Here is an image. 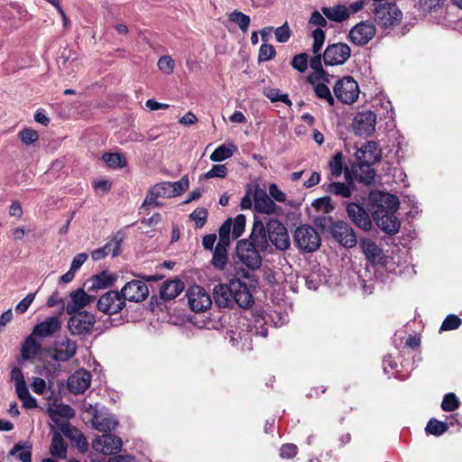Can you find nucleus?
Returning <instances> with one entry per match:
<instances>
[{
    "instance_id": "f257e3e1",
    "label": "nucleus",
    "mask_w": 462,
    "mask_h": 462,
    "mask_svg": "<svg viewBox=\"0 0 462 462\" xmlns=\"http://www.w3.org/2000/svg\"><path fill=\"white\" fill-rule=\"evenodd\" d=\"M213 294L216 304L220 308H233L235 305L248 308L253 303L247 285L239 279H232L228 284L216 285Z\"/></svg>"
},
{
    "instance_id": "f03ea898",
    "label": "nucleus",
    "mask_w": 462,
    "mask_h": 462,
    "mask_svg": "<svg viewBox=\"0 0 462 462\" xmlns=\"http://www.w3.org/2000/svg\"><path fill=\"white\" fill-rule=\"evenodd\" d=\"M189 188V180L182 177L178 181H162L152 186L147 192L142 208L161 207L162 204L157 200L159 198L170 199L180 195Z\"/></svg>"
},
{
    "instance_id": "7ed1b4c3",
    "label": "nucleus",
    "mask_w": 462,
    "mask_h": 462,
    "mask_svg": "<svg viewBox=\"0 0 462 462\" xmlns=\"http://www.w3.org/2000/svg\"><path fill=\"white\" fill-rule=\"evenodd\" d=\"M374 22L385 33H390L402 19V12L394 3L373 4Z\"/></svg>"
},
{
    "instance_id": "20e7f679",
    "label": "nucleus",
    "mask_w": 462,
    "mask_h": 462,
    "mask_svg": "<svg viewBox=\"0 0 462 462\" xmlns=\"http://www.w3.org/2000/svg\"><path fill=\"white\" fill-rule=\"evenodd\" d=\"M319 225L323 229H327L331 236L344 247L352 248L357 243L356 232L346 221H333L331 217H323Z\"/></svg>"
},
{
    "instance_id": "39448f33",
    "label": "nucleus",
    "mask_w": 462,
    "mask_h": 462,
    "mask_svg": "<svg viewBox=\"0 0 462 462\" xmlns=\"http://www.w3.org/2000/svg\"><path fill=\"white\" fill-rule=\"evenodd\" d=\"M295 245L303 252L311 253L317 251L321 244V239L317 230L309 226L301 225L294 232Z\"/></svg>"
},
{
    "instance_id": "423d86ee",
    "label": "nucleus",
    "mask_w": 462,
    "mask_h": 462,
    "mask_svg": "<svg viewBox=\"0 0 462 462\" xmlns=\"http://www.w3.org/2000/svg\"><path fill=\"white\" fill-rule=\"evenodd\" d=\"M47 413L62 433L69 431L76 433V428L68 422V420L75 415L74 410L69 405L63 403L49 404Z\"/></svg>"
},
{
    "instance_id": "0eeeda50",
    "label": "nucleus",
    "mask_w": 462,
    "mask_h": 462,
    "mask_svg": "<svg viewBox=\"0 0 462 462\" xmlns=\"http://www.w3.org/2000/svg\"><path fill=\"white\" fill-rule=\"evenodd\" d=\"M269 245L272 244L277 250L286 251L291 246V240L284 225L272 218L266 223Z\"/></svg>"
},
{
    "instance_id": "6e6552de",
    "label": "nucleus",
    "mask_w": 462,
    "mask_h": 462,
    "mask_svg": "<svg viewBox=\"0 0 462 462\" xmlns=\"http://www.w3.org/2000/svg\"><path fill=\"white\" fill-rule=\"evenodd\" d=\"M86 411L89 412L92 416V427L100 432H104V434L116 430L118 426V421L115 415L105 409L98 410L97 405L88 404Z\"/></svg>"
},
{
    "instance_id": "1a4fd4ad",
    "label": "nucleus",
    "mask_w": 462,
    "mask_h": 462,
    "mask_svg": "<svg viewBox=\"0 0 462 462\" xmlns=\"http://www.w3.org/2000/svg\"><path fill=\"white\" fill-rule=\"evenodd\" d=\"M336 97L344 104H353L359 97L360 89L357 82L352 77L338 79L334 86Z\"/></svg>"
},
{
    "instance_id": "9d476101",
    "label": "nucleus",
    "mask_w": 462,
    "mask_h": 462,
    "mask_svg": "<svg viewBox=\"0 0 462 462\" xmlns=\"http://www.w3.org/2000/svg\"><path fill=\"white\" fill-rule=\"evenodd\" d=\"M237 256L243 263L250 269H257L262 264V256L259 248L249 243L248 240H240L236 245Z\"/></svg>"
},
{
    "instance_id": "9b49d317",
    "label": "nucleus",
    "mask_w": 462,
    "mask_h": 462,
    "mask_svg": "<svg viewBox=\"0 0 462 462\" xmlns=\"http://www.w3.org/2000/svg\"><path fill=\"white\" fill-rule=\"evenodd\" d=\"M351 56L350 47L344 42L329 44L324 53L323 60L326 65H343Z\"/></svg>"
},
{
    "instance_id": "f8f14e48",
    "label": "nucleus",
    "mask_w": 462,
    "mask_h": 462,
    "mask_svg": "<svg viewBox=\"0 0 462 462\" xmlns=\"http://www.w3.org/2000/svg\"><path fill=\"white\" fill-rule=\"evenodd\" d=\"M254 210L269 216L279 217L282 215V207L275 204V202L267 195L266 191L256 188L254 195Z\"/></svg>"
},
{
    "instance_id": "ddd939ff",
    "label": "nucleus",
    "mask_w": 462,
    "mask_h": 462,
    "mask_svg": "<svg viewBox=\"0 0 462 462\" xmlns=\"http://www.w3.org/2000/svg\"><path fill=\"white\" fill-rule=\"evenodd\" d=\"M97 306L101 312L113 315L120 312L125 307V301L119 291H109L99 298Z\"/></svg>"
},
{
    "instance_id": "4468645a",
    "label": "nucleus",
    "mask_w": 462,
    "mask_h": 462,
    "mask_svg": "<svg viewBox=\"0 0 462 462\" xmlns=\"http://www.w3.org/2000/svg\"><path fill=\"white\" fill-rule=\"evenodd\" d=\"M95 324V317L88 311H81L72 316L68 321V328L72 335L89 334Z\"/></svg>"
},
{
    "instance_id": "2eb2a0df",
    "label": "nucleus",
    "mask_w": 462,
    "mask_h": 462,
    "mask_svg": "<svg viewBox=\"0 0 462 462\" xmlns=\"http://www.w3.org/2000/svg\"><path fill=\"white\" fill-rule=\"evenodd\" d=\"M77 349L78 345L74 340L69 337H62L53 342L50 352L54 360L66 362L76 355Z\"/></svg>"
},
{
    "instance_id": "dca6fc26",
    "label": "nucleus",
    "mask_w": 462,
    "mask_h": 462,
    "mask_svg": "<svg viewBox=\"0 0 462 462\" xmlns=\"http://www.w3.org/2000/svg\"><path fill=\"white\" fill-rule=\"evenodd\" d=\"M375 32L376 28L374 23L363 21L350 30L349 39L354 44L363 46L374 38Z\"/></svg>"
},
{
    "instance_id": "f3484780",
    "label": "nucleus",
    "mask_w": 462,
    "mask_h": 462,
    "mask_svg": "<svg viewBox=\"0 0 462 462\" xmlns=\"http://www.w3.org/2000/svg\"><path fill=\"white\" fill-rule=\"evenodd\" d=\"M122 439L112 434L97 436L92 443L93 448L104 455H115L121 451Z\"/></svg>"
},
{
    "instance_id": "a211bd4d",
    "label": "nucleus",
    "mask_w": 462,
    "mask_h": 462,
    "mask_svg": "<svg viewBox=\"0 0 462 462\" xmlns=\"http://www.w3.org/2000/svg\"><path fill=\"white\" fill-rule=\"evenodd\" d=\"M187 297L190 309L195 312L205 311L212 304L209 294L199 285L191 286L187 291Z\"/></svg>"
},
{
    "instance_id": "6ab92c4d",
    "label": "nucleus",
    "mask_w": 462,
    "mask_h": 462,
    "mask_svg": "<svg viewBox=\"0 0 462 462\" xmlns=\"http://www.w3.org/2000/svg\"><path fill=\"white\" fill-rule=\"evenodd\" d=\"M376 115L370 111H362L353 120V129L358 135L368 136L375 131Z\"/></svg>"
},
{
    "instance_id": "aec40b11",
    "label": "nucleus",
    "mask_w": 462,
    "mask_h": 462,
    "mask_svg": "<svg viewBox=\"0 0 462 462\" xmlns=\"http://www.w3.org/2000/svg\"><path fill=\"white\" fill-rule=\"evenodd\" d=\"M121 295L125 301L140 302L144 300L149 293L146 283L140 280H133L127 282L121 290Z\"/></svg>"
},
{
    "instance_id": "412c9836",
    "label": "nucleus",
    "mask_w": 462,
    "mask_h": 462,
    "mask_svg": "<svg viewBox=\"0 0 462 462\" xmlns=\"http://www.w3.org/2000/svg\"><path fill=\"white\" fill-rule=\"evenodd\" d=\"M396 211L374 210V220L376 225L387 234H395L399 231L400 222L394 215Z\"/></svg>"
},
{
    "instance_id": "4be33fe9",
    "label": "nucleus",
    "mask_w": 462,
    "mask_h": 462,
    "mask_svg": "<svg viewBox=\"0 0 462 462\" xmlns=\"http://www.w3.org/2000/svg\"><path fill=\"white\" fill-rule=\"evenodd\" d=\"M61 319L58 316H51L36 324L32 333L37 337H51L61 328Z\"/></svg>"
},
{
    "instance_id": "5701e85b",
    "label": "nucleus",
    "mask_w": 462,
    "mask_h": 462,
    "mask_svg": "<svg viewBox=\"0 0 462 462\" xmlns=\"http://www.w3.org/2000/svg\"><path fill=\"white\" fill-rule=\"evenodd\" d=\"M346 213L349 218L359 228L368 231L372 228V220L369 214L358 204L350 202L346 205Z\"/></svg>"
},
{
    "instance_id": "b1692460",
    "label": "nucleus",
    "mask_w": 462,
    "mask_h": 462,
    "mask_svg": "<svg viewBox=\"0 0 462 462\" xmlns=\"http://www.w3.org/2000/svg\"><path fill=\"white\" fill-rule=\"evenodd\" d=\"M382 151L379 144L374 141H368L356 152V162H362L373 165L381 159Z\"/></svg>"
},
{
    "instance_id": "393cba45",
    "label": "nucleus",
    "mask_w": 462,
    "mask_h": 462,
    "mask_svg": "<svg viewBox=\"0 0 462 462\" xmlns=\"http://www.w3.org/2000/svg\"><path fill=\"white\" fill-rule=\"evenodd\" d=\"M250 244L259 248L261 251H267L269 246V238L266 226L261 220H254L249 238Z\"/></svg>"
},
{
    "instance_id": "a878e982",
    "label": "nucleus",
    "mask_w": 462,
    "mask_h": 462,
    "mask_svg": "<svg viewBox=\"0 0 462 462\" xmlns=\"http://www.w3.org/2000/svg\"><path fill=\"white\" fill-rule=\"evenodd\" d=\"M91 383V374L88 371L80 369L72 374L68 379V389L78 394L84 393Z\"/></svg>"
},
{
    "instance_id": "bb28decb",
    "label": "nucleus",
    "mask_w": 462,
    "mask_h": 462,
    "mask_svg": "<svg viewBox=\"0 0 462 462\" xmlns=\"http://www.w3.org/2000/svg\"><path fill=\"white\" fill-rule=\"evenodd\" d=\"M69 298L70 302L66 307L68 314H75L95 300L94 296L88 294L83 289L71 291Z\"/></svg>"
},
{
    "instance_id": "cd10ccee",
    "label": "nucleus",
    "mask_w": 462,
    "mask_h": 462,
    "mask_svg": "<svg viewBox=\"0 0 462 462\" xmlns=\"http://www.w3.org/2000/svg\"><path fill=\"white\" fill-rule=\"evenodd\" d=\"M371 199L376 207L375 210L397 211L399 208V199L387 192L372 193Z\"/></svg>"
},
{
    "instance_id": "c85d7f7f",
    "label": "nucleus",
    "mask_w": 462,
    "mask_h": 462,
    "mask_svg": "<svg viewBox=\"0 0 462 462\" xmlns=\"http://www.w3.org/2000/svg\"><path fill=\"white\" fill-rule=\"evenodd\" d=\"M121 243V238L117 236L113 237L104 246L91 252L92 259L94 261H100L109 254L114 257L117 256L120 254Z\"/></svg>"
},
{
    "instance_id": "c756f323",
    "label": "nucleus",
    "mask_w": 462,
    "mask_h": 462,
    "mask_svg": "<svg viewBox=\"0 0 462 462\" xmlns=\"http://www.w3.org/2000/svg\"><path fill=\"white\" fill-rule=\"evenodd\" d=\"M351 173L356 180L366 184L371 183L375 176V171L372 168V165L363 163L362 162H356V163L352 166Z\"/></svg>"
},
{
    "instance_id": "7c9ffc66",
    "label": "nucleus",
    "mask_w": 462,
    "mask_h": 462,
    "mask_svg": "<svg viewBox=\"0 0 462 462\" xmlns=\"http://www.w3.org/2000/svg\"><path fill=\"white\" fill-rule=\"evenodd\" d=\"M360 245L366 259L373 264L379 263L382 259V250L369 238L361 239Z\"/></svg>"
},
{
    "instance_id": "2f4dec72",
    "label": "nucleus",
    "mask_w": 462,
    "mask_h": 462,
    "mask_svg": "<svg viewBox=\"0 0 462 462\" xmlns=\"http://www.w3.org/2000/svg\"><path fill=\"white\" fill-rule=\"evenodd\" d=\"M10 459H19L21 462H32V445L27 442L17 443L8 453Z\"/></svg>"
},
{
    "instance_id": "473e14b6",
    "label": "nucleus",
    "mask_w": 462,
    "mask_h": 462,
    "mask_svg": "<svg viewBox=\"0 0 462 462\" xmlns=\"http://www.w3.org/2000/svg\"><path fill=\"white\" fill-rule=\"evenodd\" d=\"M183 282L179 280H171L163 282L161 290V298L167 300L176 298L182 291Z\"/></svg>"
},
{
    "instance_id": "72a5a7b5",
    "label": "nucleus",
    "mask_w": 462,
    "mask_h": 462,
    "mask_svg": "<svg viewBox=\"0 0 462 462\" xmlns=\"http://www.w3.org/2000/svg\"><path fill=\"white\" fill-rule=\"evenodd\" d=\"M50 453L55 459H64L67 454V444L58 431H53Z\"/></svg>"
},
{
    "instance_id": "f704fd0d",
    "label": "nucleus",
    "mask_w": 462,
    "mask_h": 462,
    "mask_svg": "<svg viewBox=\"0 0 462 462\" xmlns=\"http://www.w3.org/2000/svg\"><path fill=\"white\" fill-rule=\"evenodd\" d=\"M322 14L330 21L342 23L346 20L350 13L345 5H337L332 7H322Z\"/></svg>"
},
{
    "instance_id": "c9c22d12",
    "label": "nucleus",
    "mask_w": 462,
    "mask_h": 462,
    "mask_svg": "<svg viewBox=\"0 0 462 462\" xmlns=\"http://www.w3.org/2000/svg\"><path fill=\"white\" fill-rule=\"evenodd\" d=\"M35 337H37L32 333L25 338L22 346V356L23 359H32L39 354L42 346Z\"/></svg>"
},
{
    "instance_id": "e433bc0d",
    "label": "nucleus",
    "mask_w": 462,
    "mask_h": 462,
    "mask_svg": "<svg viewBox=\"0 0 462 462\" xmlns=\"http://www.w3.org/2000/svg\"><path fill=\"white\" fill-rule=\"evenodd\" d=\"M308 81L313 85L315 95L318 98L326 101L330 106L335 104V99L329 88L323 82L315 83L312 76L308 78Z\"/></svg>"
},
{
    "instance_id": "4c0bfd02",
    "label": "nucleus",
    "mask_w": 462,
    "mask_h": 462,
    "mask_svg": "<svg viewBox=\"0 0 462 462\" xmlns=\"http://www.w3.org/2000/svg\"><path fill=\"white\" fill-rule=\"evenodd\" d=\"M236 150L237 147L234 143H224L216 148L209 158L212 162H222L232 157Z\"/></svg>"
},
{
    "instance_id": "58836bf2",
    "label": "nucleus",
    "mask_w": 462,
    "mask_h": 462,
    "mask_svg": "<svg viewBox=\"0 0 462 462\" xmlns=\"http://www.w3.org/2000/svg\"><path fill=\"white\" fill-rule=\"evenodd\" d=\"M229 245H217L215 247L213 252V257L211 260V263L213 266L219 270L223 271L227 264V247Z\"/></svg>"
},
{
    "instance_id": "ea45409f",
    "label": "nucleus",
    "mask_w": 462,
    "mask_h": 462,
    "mask_svg": "<svg viewBox=\"0 0 462 462\" xmlns=\"http://www.w3.org/2000/svg\"><path fill=\"white\" fill-rule=\"evenodd\" d=\"M327 192L341 198H350L353 187L349 183L331 182L327 187Z\"/></svg>"
},
{
    "instance_id": "a19ab883",
    "label": "nucleus",
    "mask_w": 462,
    "mask_h": 462,
    "mask_svg": "<svg viewBox=\"0 0 462 462\" xmlns=\"http://www.w3.org/2000/svg\"><path fill=\"white\" fill-rule=\"evenodd\" d=\"M228 19L237 24L243 32H246L248 31L251 21L248 15L240 11L235 10L228 14Z\"/></svg>"
},
{
    "instance_id": "79ce46f5",
    "label": "nucleus",
    "mask_w": 462,
    "mask_h": 462,
    "mask_svg": "<svg viewBox=\"0 0 462 462\" xmlns=\"http://www.w3.org/2000/svg\"><path fill=\"white\" fill-rule=\"evenodd\" d=\"M114 282L112 276L106 272L96 274L91 279V286L88 290L102 289L111 285Z\"/></svg>"
},
{
    "instance_id": "37998d69",
    "label": "nucleus",
    "mask_w": 462,
    "mask_h": 462,
    "mask_svg": "<svg viewBox=\"0 0 462 462\" xmlns=\"http://www.w3.org/2000/svg\"><path fill=\"white\" fill-rule=\"evenodd\" d=\"M448 430V423L438 420L436 419H430L425 428L427 433L434 436H440L444 434Z\"/></svg>"
},
{
    "instance_id": "c03bdc74",
    "label": "nucleus",
    "mask_w": 462,
    "mask_h": 462,
    "mask_svg": "<svg viewBox=\"0 0 462 462\" xmlns=\"http://www.w3.org/2000/svg\"><path fill=\"white\" fill-rule=\"evenodd\" d=\"M102 159L109 167L114 169L123 168L126 164L125 157L120 153L106 152Z\"/></svg>"
},
{
    "instance_id": "a18cd8bd",
    "label": "nucleus",
    "mask_w": 462,
    "mask_h": 462,
    "mask_svg": "<svg viewBox=\"0 0 462 462\" xmlns=\"http://www.w3.org/2000/svg\"><path fill=\"white\" fill-rule=\"evenodd\" d=\"M16 394L23 405L26 409H33L37 407V401L29 392L28 387H24L16 391Z\"/></svg>"
},
{
    "instance_id": "49530a36",
    "label": "nucleus",
    "mask_w": 462,
    "mask_h": 462,
    "mask_svg": "<svg viewBox=\"0 0 462 462\" xmlns=\"http://www.w3.org/2000/svg\"><path fill=\"white\" fill-rule=\"evenodd\" d=\"M330 174L334 178H337L343 171V155L341 152H337L329 161Z\"/></svg>"
},
{
    "instance_id": "de8ad7c7",
    "label": "nucleus",
    "mask_w": 462,
    "mask_h": 462,
    "mask_svg": "<svg viewBox=\"0 0 462 462\" xmlns=\"http://www.w3.org/2000/svg\"><path fill=\"white\" fill-rule=\"evenodd\" d=\"M460 402L453 393H448L444 395L441 402V409L445 411H454L458 409Z\"/></svg>"
},
{
    "instance_id": "09e8293b",
    "label": "nucleus",
    "mask_w": 462,
    "mask_h": 462,
    "mask_svg": "<svg viewBox=\"0 0 462 462\" xmlns=\"http://www.w3.org/2000/svg\"><path fill=\"white\" fill-rule=\"evenodd\" d=\"M246 218L243 214L237 215L232 221V236L233 238H238L242 236L245 228Z\"/></svg>"
},
{
    "instance_id": "8fccbe9b",
    "label": "nucleus",
    "mask_w": 462,
    "mask_h": 462,
    "mask_svg": "<svg viewBox=\"0 0 462 462\" xmlns=\"http://www.w3.org/2000/svg\"><path fill=\"white\" fill-rule=\"evenodd\" d=\"M232 220L227 219L219 228V239L217 245H230V232L232 229Z\"/></svg>"
},
{
    "instance_id": "3c124183",
    "label": "nucleus",
    "mask_w": 462,
    "mask_h": 462,
    "mask_svg": "<svg viewBox=\"0 0 462 462\" xmlns=\"http://www.w3.org/2000/svg\"><path fill=\"white\" fill-rule=\"evenodd\" d=\"M189 217L194 221L197 228H201L207 222L208 210L204 208H198L189 215Z\"/></svg>"
},
{
    "instance_id": "603ef678",
    "label": "nucleus",
    "mask_w": 462,
    "mask_h": 462,
    "mask_svg": "<svg viewBox=\"0 0 462 462\" xmlns=\"http://www.w3.org/2000/svg\"><path fill=\"white\" fill-rule=\"evenodd\" d=\"M312 207L323 214L330 213L334 209V206L331 204V199L328 197L315 199L312 202Z\"/></svg>"
},
{
    "instance_id": "864d4df0",
    "label": "nucleus",
    "mask_w": 462,
    "mask_h": 462,
    "mask_svg": "<svg viewBox=\"0 0 462 462\" xmlns=\"http://www.w3.org/2000/svg\"><path fill=\"white\" fill-rule=\"evenodd\" d=\"M313 44L312 52L319 54L325 41V32L321 29H315L312 32Z\"/></svg>"
},
{
    "instance_id": "5fc2aeb1",
    "label": "nucleus",
    "mask_w": 462,
    "mask_h": 462,
    "mask_svg": "<svg viewBox=\"0 0 462 462\" xmlns=\"http://www.w3.org/2000/svg\"><path fill=\"white\" fill-rule=\"evenodd\" d=\"M157 65L159 69L166 75L171 74L175 68V62L171 56L161 57Z\"/></svg>"
},
{
    "instance_id": "6e6d98bb",
    "label": "nucleus",
    "mask_w": 462,
    "mask_h": 462,
    "mask_svg": "<svg viewBox=\"0 0 462 462\" xmlns=\"http://www.w3.org/2000/svg\"><path fill=\"white\" fill-rule=\"evenodd\" d=\"M275 54V49L272 44L263 43L259 50L258 60L260 62L270 60L274 58Z\"/></svg>"
},
{
    "instance_id": "4d7b16f0",
    "label": "nucleus",
    "mask_w": 462,
    "mask_h": 462,
    "mask_svg": "<svg viewBox=\"0 0 462 462\" xmlns=\"http://www.w3.org/2000/svg\"><path fill=\"white\" fill-rule=\"evenodd\" d=\"M66 437L73 439L76 442L77 447L82 451H86L88 447V443L86 438L76 429V433L74 432H65L63 433Z\"/></svg>"
},
{
    "instance_id": "13d9d810",
    "label": "nucleus",
    "mask_w": 462,
    "mask_h": 462,
    "mask_svg": "<svg viewBox=\"0 0 462 462\" xmlns=\"http://www.w3.org/2000/svg\"><path fill=\"white\" fill-rule=\"evenodd\" d=\"M291 64L292 68L298 70L299 72H305L308 68V55L306 53L295 55Z\"/></svg>"
},
{
    "instance_id": "bf43d9fd",
    "label": "nucleus",
    "mask_w": 462,
    "mask_h": 462,
    "mask_svg": "<svg viewBox=\"0 0 462 462\" xmlns=\"http://www.w3.org/2000/svg\"><path fill=\"white\" fill-rule=\"evenodd\" d=\"M227 168L225 164H216L204 174V179L225 178L227 175Z\"/></svg>"
},
{
    "instance_id": "052dcab7",
    "label": "nucleus",
    "mask_w": 462,
    "mask_h": 462,
    "mask_svg": "<svg viewBox=\"0 0 462 462\" xmlns=\"http://www.w3.org/2000/svg\"><path fill=\"white\" fill-rule=\"evenodd\" d=\"M461 325V319L453 314L446 317L440 327V331H448L457 328Z\"/></svg>"
},
{
    "instance_id": "680f3d73",
    "label": "nucleus",
    "mask_w": 462,
    "mask_h": 462,
    "mask_svg": "<svg viewBox=\"0 0 462 462\" xmlns=\"http://www.w3.org/2000/svg\"><path fill=\"white\" fill-rule=\"evenodd\" d=\"M21 141L25 145H30L36 142L39 138V134L36 131L31 129V128H25L22 130L19 134Z\"/></svg>"
},
{
    "instance_id": "e2e57ef3",
    "label": "nucleus",
    "mask_w": 462,
    "mask_h": 462,
    "mask_svg": "<svg viewBox=\"0 0 462 462\" xmlns=\"http://www.w3.org/2000/svg\"><path fill=\"white\" fill-rule=\"evenodd\" d=\"M266 97L272 101V102H276V101H281L284 104H286L287 106H291L292 105L291 101L290 100L289 98V96L287 94H282L280 93V91L278 89H270L267 93H266Z\"/></svg>"
},
{
    "instance_id": "0e129e2a",
    "label": "nucleus",
    "mask_w": 462,
    "mask_h": 462,
    "mask_svg": "<svg viewBox=\"0 0 462 462\" xmlns=\"http://www.w3.org/2000/svg\"><path fill=\"white\" fill-rule=\"evenodd\" d=\"M275 39L278 42H286L291 37V29L287 23L278 27L274 31Z\"/></svg>"
},
{
    "instance_id": "69168bd1",
    "label": "nucleus",
    "mask_w": 462,
    "mask_h": 462,
    "mask_svg": "<svg viewBox=\"0 0 462 462\" xmlns=\"http://www.w3.org/2000/svg\"><path fill=\"white\" fill-rule=\"evenodd\" d=\"M270 198L277 202H285L287 199L286 194L275 184L271 183L268 187Z\"/></svg>"
},
{
    "instance_id": "338daca9",
    "label": "nucleus",
    "mask_w": 462,
    "mask_h": 462,
    "mask_svg": "<svg viewBox=\"0 0 462 462\" xmlns=\"http://www.w3.org/2000/svg\"><path fill=\"white\" fill-rule=\"evenodd\" d=\"M11 378L14 383L15 391L26 387V383L24 380L23 374L22 370L18 367H14L11 371Z\"/></svg>"
},
{
    "instance_id": "774afa93",
    "label": "nucleus",
    "mask_w": 462,
    "mask_h": 462,
    "mask_svg": "<svg viewBox=\"0 0 462 462\" xmlns=\"http://www.w3.org/2000/svg\"><path fill=\"white\" fill-rule=\"evenodd\" d=\"M36 292H32L27 294L16 306L15 311L23 314L27 311L31 304L33 302L35 299Z\"/></svg>"
}]
</instances>
